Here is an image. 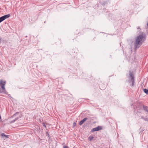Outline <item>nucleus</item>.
<instances>
[{
    "label": "nucleus",
    "instance_id": "obj_1",
    "mask_svg": "<svg viewBox=\"0 0 148 148\" xmlns=\"http://www.w3.org/2000/svg\"><path fill=\"white\" fill-rule=\"evenodd\" d=\"M145 39L146 35L145 34H142L137 37L134 44V47L135 50L140 47Z\"/></svg>",
    "mask_w": 148,
    "mask_h": 148
},
{
    "label": "nucleus",
    "instance_id": "obj_2",
    "mask_svg": "<svg viewBox=\"0 0 148 148\" xmlns=\"http://www.w3.org/2000/svg\"><path fill=\"white\" fill-rule=\"evenodd\" d=\"M21 115L20 112H17L12 117V118H15V119L12 120L10 122V123H14L16 121L18 120L19 118H21Z\"/></svg>",
    "mask_w": 148,
    "mask_h": 148
},
{
    "label": "nucleus",
    "instance_id": "obj_3",
    "mask_svg": "<svg viewBox=\"0 0 148 148\" xmlns=\"http://www.w3.org/2000/svg\"><path fill=\"white\" fill-rule=\"evenodd\" d=\"M129 75L131 77V81L132 82V86H133L134 84V75L132 72L131 71L130 72Z\"/></svg>",
    "mask_w": 148,
    "mask_h": 148
},
{
    "label": "nucleus",
    "instance_id": "obj_4",
    "mask_svg": "<svg viewBox=\"0 0 148 148\" xmlns=\"http://www.w3.org/2000/svg\"><path fill=\"white\" fill-rule=\"evenodd\" d=\"M10 16V14H9L0 17V23L5 20V19L9 18Z\"/></svg>",
    "mask_w": 148,
    "mask_h": 148
},
{
    "label": "nucleus",
    "instance_id": "obj_5",
    "mask_svg": "<svg viewBox=\"0 0 148 148\" xmlns=\"http://www.w3.org/2000/svg\"><path fill=\"white\" fill-rule=\"evenodd\" d=\"M6 84V82L5 81H3L1 80L0 81V85L1 88L4 90L5 87V86Z\"/></svg>",
    "mask_w": 148,
    "mask_h": 148
},
{
    "label": "nucleus",
    "instance_id": "obj_6",
    "mask_svg": "<svg viewBox=\"0 0 148 148\" xmlns=\"http://www.w3.org/2000/svg\"><path fill=\"white\" fill-rule=\"evenodd\" d=\"M102 128L101 126H98L96 127L93 128L91 131V132H94L95 131H98L102 129Z\"/></svg>",
    "mask_w": 148,
    "mask_h": 148
},
{
    "label": "nucleus",
    "instance_id": "obj_7",
    "mask_svg": "<svg viewBox=\"0 0 148 148\" xmlns=\"http://www.w3.org/2000/svg\"><path fill=\"white\" fill-rule=\"evenodd\" d=\"M88 119L87 118H85L83 120H81L79 123V124L80 125H82L86 120Z\"/></svg>",
    "mask_w": 148,
    "mask_h": 148
},
{
    "label": "nucleus",
    "instance_id": "obj_8",
    "mask_svg": "<svg viewBox=\"0 0 148 148\" xmlns=\"http://www.w3.org/2000/svg\"><path fill=\"white\" fill-rule=\"evenodd\" d=\"M99 87L101 90H103L105 88V86L103 84H100L99 86Z\"/></svg>",
    "mask_w": 148,
    "mask_h": 148
},
{
    "label": "nucleus",
    "instance_id": "obj_9",
    "mask_svg": "<svg viewBox=\"0 0 148 148\" xmlns=\"http://www.w3.org/2000/svg\"><path fill=\"white\" fill-rule=\"evenodd\" d=\"M0 92L2 93H5L6 92V91L5 90V88L4 90L2 88V89H0Z\"/></svg>",
    "mask_w": 148,
    "mask_h": 148
},
{
    "label": "nucleus",
    "instance_id": "obj_10",
    "mask_svg": "<svg viewBox=\"0 0 148 148\" xmlns=\"http://www.w3.org/2000/svg\"><path fill=\"white\" fill-rule=\"evenodd\" d=\"M143 108L144 110L148 112V107L146 106H143Z\"/></svg>",
    "mask_w": 148,
    "mask_h": 148
},
{
    "label": "nucleus",
    "instance_id": "obj_11",
    "mask_svg": "<svg viewBox=\"0 0 148 148\" xmlns=\"http://www.w3.org/2000/svg\"><path fill=\"white\" fill-rule=\"evenodd\" d=\"M94 137L92 136H89L88 138V140L90 141H91L93 138Z\"/></svg>",
    "mask_w": 148,
    "mask_h": 148
},
{
    "label": "nucleus",
    "instance_id": "obj_12",
    "mask_svg": "<svg viewBox=\"0 0 148 148\" xmlns=\"http://www.w3.org/2000/svg\"><path fill=\"white\" fill-rule=\"evenodd\" d=\"M1 136H4L6 138H8V136L7 135H5L4 133H2L1 134Z\"/></svg>",
    "mask_w": 148,
    "mask_h": 148
},
{
    "label": "nucleus",
    "instance_id": "obj_13",
    "mask_svg": "<svg viewBox=\"0 0 148 148\" xmlns=\"http://www.w3.org/2000/svg\"><path fill=\"white\" fill-rule=\"evenodd\" d=\"M144 92L146 93V94H148V90L146 89H144Z\"/></svg>",
    "mask_w": 148,
    "mask_h": 148
},
{
    "label": "nucleus",
    "instance_id": "obj_14",
    "mask_svg": "<svg viewBox=\"0 0 148 148\" xmlns=\"http://www.w3.org/2000/svg\"><path fill=\"white\" fill-rule=\"evenodd\" d=\"M141 118L144 119L145 121H147L148 120L147 118L144 117L143 116H141Z\"/></svg>",
    "mask_w": 148,
    "mask_h": 148
},
{
    "label": "nucleus",
    "instance_id": "obj_15",
    "mask_svg": "<svg viewBox=\"0 0 148 148\" xmlns=\"http://www.w3.org/2000/svg\"><path fill=\"white\" fill-rule=\"evenodd\" d=\"M42 125L44 127H45V128H46V126L44 123H42Z\"/></svg>",
    "mask_w": 148,
    "mask_h": 148
},
{
    "label": "nucleus",
    "instance_id": "obj_16",
    "mask_svg": "<svg viewBox=\"0 0 148 148\" xmlns=\"http://www.w3.org/2000/svg\"><path fill=\"white\" fill-rule=\"evenodd\" d=\"M63 148H69L67 146H64L63 147Z\"/></svg>",
    "mask_w": 148,
    "mask_h": 148
},
{
    "label": "nucleus",
    "instance_id": "obj_17",
    "mask_svg": "<svg viewBox=\"0 0 148 148\" xmlns=\"http://www.w3.org/2000/svg\"><path fill=\"white\" fill-rule=\"evenodd\" d=\"M73 125H75V123H73Z\"/></svg>",
    "mask_w": 148,
    "mask_h": 148
},
{
    "label": "nucleus",
    "instance_id": "obj_18",
    "mask_svg": "<svg viewBox=\"0 0 148 148\" xmlns=\"http://www.w3.org/2000/svg\"><path fill=\"white\" fill-rule=\"evenodd\" d=\"M137 29H140V28L139 27H138V28H137Z\"/></svg>",
    "mask_w": 148,
    "mask_h": 148
},
{
    "label": "nucleus",
    "instance_id": "obj_19",
    "mask_svg": "<svg viewBox=\"0 0 148 148\" xmlns=\"http://www.w3.org/2000/svg\"><path fill=\"white\" fill-rule=\"evenodd\" d=\"M1 37H0V42H1Z\"/></svg>",
    "mask_w": 148,
    "mask_h": 148
},
{
    "label": "nucleus",
    "instance_id": "obj_20",
    "mask_svg": "<svg viewBox=\"0 0 148 148\" xmlns=\"http://www.w3.org/2000/svg\"><path fill=\"white\" fill-rule=\"evenodd\" d=\"M1 116L0 115V119H1Z\"/></svg>",
    "mask_w": 148,
    "mask_h": 148
},
{
    "label": "nucleus",
    "instance_id": "obj_21",
    "mask_svg": "<svg viewBox=\"0 0 148 148\" xmlns=\"http://www.w3.org/2000/svg\"><path fill=\"white\" fill-rule=\"evenodd\" d=\"M129 82H131V81H130V80H129Z\"/></svg>",
    "mask_w": 148,
    "mask_h": 148
}]
</instances>
